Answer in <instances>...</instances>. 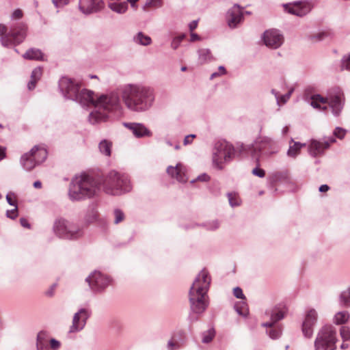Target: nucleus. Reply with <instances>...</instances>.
<instances>
[{"mask_svg":"<svg viewBox=\"0 0 350 350\" xmlns=\"http://www.w3.org/2000/svg\"><path fill=\"white\" fill-rule=\"evenodd\" d=\"M122 101L126 107L137 112L149 109L154 100L153 90L140 84H126L120 89Z\"/></svg>","mask_w":350,"mask_h":350,"instance_id":"obj_1","label":"nucleus"},{"mask_svg":"<svg viewBox=\"0 0 350 350\" xmlns=\"http://www.w3.org/2000/svg\"><path fill=\"white\" fill-rule=\"evenodd\" d=\"M211 284V278L206 269H202L195 278L189 293L191 310L201 314L208 307L207 292Z\"/></svg>","mask_w":350,"mask_h":350,"instance_id":"obj_2","label":"nucleus"},{"mask_svg":"<svg viewBox=\"0 0 350 350\" xmlns=\"http://www.w3.org/2000/svg\"><path fill=\"white\" fill-rule=\"evenodd\" d=\"M90 105L94 107L88 117L89 122L92 124L107 121L109 112L120 111L122 109L120 96L115 92L102 94L96 99L94 98V102Z\"/></svg>","mask_w":350,"mask_h":350,"instance_id":"obj_3","label":"nucleus"},{"mask_svg":"<svg viewBox=\"0 0 350 350\" xmlns=\"http://www.w3.org/2000/svg\"><path fill=\"white\" fill-rule=\"evenodd\" d=\"M100 183L98 178L82 174L75 176L71 181L68 196L72 201H79L91 198L100 191Z\"/></svg>","mask_w":350,"mask_h":350,"instance_id":"obj_4","label":"nucleus"},{"mask_svg":"<svg viewBox=\"0 0 350 350\" xmlns=\"http://www.w3.org/2000/svg\"><path fill=\"white\" fill-rule=\"evenodd\" d=\"M59 89L65 98L74 100L83 107H88L94 102V92L81 89V83L70 78L62 77L59 81Z\"/></svg>","mask_w":350,"mask_h":350,"instance_id":"obj_5","label":"nucleus"},{"mask_svg":"<svg viewBox=\"0 0 350 350\" xmlns=\"http://www.w3.org/2000/svg\"><path fill=\"white\" fill-rule=\"evenodd\" d=\"M100 187L110 195H120L131 190L130 180L126 175L111 170L99 177Z\"/></svg>","mask_w":350,"mask_h":350,"instance_id":"obj_6","label":"nucleus"},{"mask_svg":"<svg viewBox=\"0 0 350 350\" xmlns=\"http://www.w3.org/2000/svg\"><path fill=\"white\" fill-rule=\"evenodd\" d=\"M27 27L23 23H17L9 31L8 27L0 24L1 43L3 46L10 47L21 44L27 35Z\"/></svg>","mask_w":350,"mask_h":350,"instance_id":"obj_7","label":"nucleus"},{"mask_svg":"<svg viewBox=\"0 0 350 350\" xmlns=\"http://www.w3.org/2000/svg\"><path fill=\"white\" fill-rule=\"evenodd\" d=\"M235 156V149L232 144L227 142L215 144L212 156V163L215 168L224 169V165L232 161Z\"/></svg>","mask_w":350,"mask_h":350,"instance_id":"obj_8","label":"nucleus"},{"mask_svg":"<svg viewBox=\"0 0 350 350\" xmlns=\"http://www.w3.org/2000/svg\"><path fill=\"white\" fill-rule=\"evenodd\" d=\"M53 230L57 237L64 239L75 240L83 235V229L78 224L64 218L54 221Z\"/></svg>","mask_w":350,"mask_h":350,"instance_id":"obj_9","label":"nucleus"},{"mask_svg":"<svg viewBox=\"0 0 350 350\" xmlns=\"http://www.w3.org/2000/svg\"><path fill=\"white\" fill-rule=\"evenodd\" d=\"M336 331L332 325H325L319 331L314 341L315 350H335Z\"/></svg>","mask_w":350,"mask_h":350,"instance_id":"obj_10","label":"nucleus"},{"mask_svg":"<svg viewBox=\"0 0 350 350\" xmlns=\"http://www.w3.org/2000/svg\"><path fill=\"white\" fill-rule=\"evenodd\" d=\"M47 151L44 146H34L29 152L21 157V165L26 171L32 170L37 165L44 162L47 157Z\"/></svg>","mask_w":350,"mask_h":350,"instance_id":"obj_11","label":"nucleus"},{"mask_svg":"<svg viewBox=\"0 0 350 350\" xmlns=\"http://www.w3.org/2000/svg\"><path fill=\"white\" fill-rule=\"evenodd\" d=\"M252 157L258 160L261 156H269L277 152L275 142L266 136L259 137L254 143L248 146Z\"/></svg>","mask_w":350,"mask_h":350,"instance_id":"obj_12","label":"nucleus"},{"mask_svg":"<svg viewBox=\"0 0 350 350\" xmlns=\"http://www.w3.org/2000/svg\"><path fill=\"white\" fill-rule=\"evenodd\" d=\"M336 142L334 137H323L322 141L311 139L308 144L309 154L317 157L324 154L325 150L328 149L330 145Z\"/></svg>","mask_w":350,"mask_h":350,"instance_id":"obj_13","label":"nucleus"},{"mask_svg":"<svg viewBox=\"0 0 350 350\" xmlns=\"http://www.w3.org/2000/svg\"><path fill=\"white\" fill-rule=\"evenodd\" d=\"M90 288L94 291H101L111 283L109 277L102 274L99 271H94L86 279Z\"/></svg>","mask_w":350,"mask_h":350,"instance_id":"obj_14","label":"nucleus"},{"mask_svg":"<svg viewBox=\"0 0 350 350\" xmlns=\"http://www.w3.org/2000/svg\"><path fill=\"white\" fill-rule=\"evenodd\" d=\"M326 99H327V103L331 109L332 114L336 117L339 116L345 105L343 93L337 90L333 93H329Z\"/></svg>","mask_w":350,"mask_h":350,"instance_id":"obj_15","label":"nucleus"},{"mask_svg":"<svg viewBox=\"0 0 350 350\" xmlns=\"http://www.w3.org/2000/svg\"><path fill=\"white\" fill-rule=\"evenodd\" d=\"M284 8L290 14L303 17L310 12L313 8V5L308 1H297L284 5Z\"/></svg>","mask_w":350,"mask_h":350,"instance_id":"obj_16","label":"nucleus"},{"mask_svg":"<svg viewBox=\"0 0 350 350\" xmlns=\"http://www.w3.org/2000/svg\"><path fill=\"white\" fill-rule=\"evenodd\" d=\"M91 310L88 308H81L76 312L72 319V325L70 327L69 332L75 333L82 330L88 319L90 317Z\"/></svg>","mask_w":350,"mask_h":350,"instance_id":"obj_17","label":"nucleus"},{"mask_svg":"<svg viewBox=\"0 0 350 350\" xmlns=\"http://www.w3.org/2000/svg\"><path fill=\"white\" fill-rule=\"evenodd\" d=\"M262 39L267 47L273 49L279 48L284 42L283 35L277 29L265 31Z\"/></svg>","mask_w":350,"mask_h":350,"instance_id":"obj_18","label":"nucleus"},{"mask_svg":"<svg viewBox=\"0 0 350 350\" xmlns=\"http://www.w3.org/2000/svg\"><path fill=\"white\" fill-rule=\"evenodd\" d=\"M243 20V8L234 4L227 12L226 21L230 28H236Z\"/></svg>","mask_w":350,"mask_h":350,"instance_id":"obj_19","label":"nucleus"},{"mask_svg":"<svg viewBox=\"0 0 350 350\" xmlns=\"http://www.w3.org/2000/svg\"><path fill=\"white\" fill-rule=\"evenodd\" d=\"M123 124L137 138L150 137L152 136V132L142 123L124 122Z\"/></svg>","mask_w":350,"mask_h":350,"instance_id":"obj_20","label":"nucleus"},{"mask_svg":"<svg viewBox=\"0 0 350 350\" xmlns=\"http://www.w3.org/2000/svg\"><path fill=\"white\" fill-rule=\"evenodd\" d=\"M317 321V312L314 309H310L306 314L302 323V332L306 338H310L313 334V327Z\"/></svg>","mask_w":350,"mask_h":350,"instance_id":"obj_21","label":"nucleus"},{"mask_svg":"<svg viewBox=\"0 0 350 350\" xmlns=\"http://www.w3.org/2000/svg\"><path fill=\"white\" fill-rule=\"evenodd\" d=\"M166 172L172 178H176L180 183H186L187 177L186 175V167L181 163H178L176 166L170 165Z\"/></svg>","mask_w":350,"mask_h":350,"instance_id":"obj_22","label":"nucleus"},{"mask_svg":"<svg viewBox=\"0 0 350 350\" xmlns=\"http://www.w3.org/2000/svg\"><path fill=\"white\" fill-rule=\"evenodd\" d=\"M103 6L102 0H80L79 10L85 14H90L100 10Z\"/></svg>","mask_w":350,"mask_h":350,"instance_id":"obj_23","label":"nucleus"},{"mask_svg":"<svg viewBox=\"0 0 350 350\" xmlns=\"http://www.w3.org/2000/svg\"><path fill=\"white\" fill-rule=\"evenodd\" d=\"M23 57L25 59L44 61V54L41 50L36 48L28 49L23 55Z\"/></svg>","mask_w":350,"mask_h":350,"instance_id":"obj_24","label":"nucleus"},{"mask_svg":"<svg viewBox=\"0 0 350 350\" xmlns=\"http://www.w3.org/2000/svg\"><path fill=\"white\" fill-rule=\"evenodd\" d=\"M286 312L284 307H275L267 313L270 315V319L276 323L280 320L284 319Z\"/></svg>","mask_w":350,"mask_h":350,"instance_id":"obj_25","label":"nucleus"},{"mask_svg":"<svg viewBox=\"0 0 350 350\" xmlns=\"http://www.w3.org/2000/svg\"><path fill=\"white\" fill-rule=\"evenodd\" d=\"M310 105L314 108L318 109H322L323 111L327 110V107L324 106L323 107H321V104H325L327 103L326 97H323L321 96L320 94H314L310 98Z\"/></svg>","mask_w":350,"mask_h":350,"instance_id":"obj_26","label":"nucleus"},{"mask_svg":"<svg viewBox=\"0 0 350 350\" xmlns=\"http://www.w3.org/2000/svg\"><path fill=\"white\" fill-rule=\"evenodd\" d=\"M198 62L200 64L208 63L213 59L211 51L208 49H201L198 51Z\"/></svg>","mask_w":350,"mask_h":350,"instance_id":"obj_27","label":"nucleus"},{"mask_svg":"<svg viewBox=\"0 0 350 350\" xmlns=\"http://www.w3.org/2000/svg\"><path fill=\"white\" fill-rule=\"evenodd\" d=\"M334 36V32L331 29H326L311 36V39L315 41H322Z\"/></svg>","mask_w":350,"mask_h":350,"instance_id":"obj_28","label":"nucleus"},{"mask_svg":"<svg viewBox=\"0 0 350 350\" xmlns=\"http://www.w3.org/2000/svg\"><path fill=\"white\" fill-rule=\"evenodd\" d=\"M98 218V213L95 206L94 204L90 205L85 216V221L88 224H91L97 221Z\"/></svg>","mask_w":350,"mask_h":350,"instance_id":"obj_29","label":"nucleus"},{"mask_svg":"<svg viewBox=\"0 0 350 350\" xmlns=\"http://www.w3.org/2000/svg\"><path fill=\"white\" fill-rule=\"evenodd\" d=\"M133 41L142 46L150 45L152 42V39L150 36L145 35L143 32H138L137 34L134 36Z\"/></svg>","mask_w":350,"mask_h":350,"instance_id":"obj_30","label":"nucleus"},{"mask_svg":"<svg viewBox=\"0 0 350 350\" xmlns=\"http://www.w3.org/2000/svg\"><path fill=\"white\" fill-rule=\"evenodd\" d=\"M291 142H293V145L289 146L287 151V155L290 157L295 158L299 154L300 149L305 146V144H301L300 142H294L293 139H291Z\"/></svg>","mask_w":350,"mask_h":350,"instance_id":"obj_31","label":"nucleus"},{"mask_svg":"<svg viewBox=\"0 0 350 350\" xmlns=\"http://www.w3.org/2000/svg\"><path fill=\"white\" fill-rule=\"evenodd\" d=\"M112 144L111 142L103 139L98 144V148L103 154L109 157L111 152Z\"/></svg>","mask_w":350,"mask_h":350,"instance_id":"obj_32","label":"nucleus"},{"mask_svg":"<svg viewBox=\"0 0 350 350\" xmlns=\"http://www.w3.org/2000/svg\"><path fill=\"white\" fill-rule=\"evenodd\" d=\"M109 7L110 9L117 13L122 14L124 13L127 8L128 4L126 2H121V3H111L109 4Z\"/></svg>","mask_w":350,"mask_h":350,"instance_id":"obj_33","label":"nucleus"},{"mask_svg":"<svg viewBox=\"0 0 350 350\" xmlns=\"http://www.w3.org/2000/svg\"><path fill=\"white\" fill-rule=\"evenodd\" d=\"M45 332H40L37 336L36 348L37 350H49L45 341Z\"/></svg>","mask_w":350,"mask_h":350,"instance_id":"obj_34","label":"nucleus"},{"mask_svg":"<svg viewBox=\"0 0 350 350\" xmlns=\"http://www.w3.org/2000/svg\"><path fill=\"white\" fill-rule=\"evenodd\" d=\"M349 318V312L347 311L338 312L334 317V322L339 325L345 323Z\"/></svg>","mask_w":350,"mask_h":350,"instance_id":"obj_35","label":"nucleus"},{"mask_svg":"<svg viewBox=\"0 0 350 350\" xmlns=\"http://www.w3.org/2000/svg\"><path fill=\"white\" fill-rule=\"evenodd\" d=\"M215 336V331L214 328H210L208 330L202 332V342L203 343H209L212 341Z\"/></svg>","mask_w":350,"mask_h":350,"instance_id":"obj_36","label":"nucleus"},{"mask_svg":"<svg viewBox=\"0 0 350 350\" xmlns=\"http://www.w3.org/2000/svg\"><path fill=\"white\" fill-rule=\"evenodd\" d=\"M340 302L345 307L350 306V288L341 293Z\"/></svg>","mask_w":350,"mask_h":350,"instance_id":"obj_37","label":"nucleus"},{"mask_svg":"<svg viewBox=\"0 0 350 350\" xmlns=\"http://www.w3.org/2000/svg\"><path fill=\"white\" fill-rule=\"evenodd\" d=\"M227 196L229 204L232 207L239 206L241 205V200L237 193H228Z\"/></svg>","mask_w":350,"mask_h":350,"instance_id":"obj_38","label":"nucleus"},{"mask_svg":"<svg viewBox=\"0 0 350 350\" xmlns=\"http://www.w3.org/2000/svg\"><path fill=\"white\" fill-rule=\"evenodd\" d=\"M269 337L272 339H278L282 334V328L279 326H273L269 330L267 331Z\"/></svg>","mask_w":350,"mask_h":350,"instance_id":"obj_39","label":"nucleus"},{"mask_svg":"<svg viewBox=\"0 0 350 350\" xmlns=\"http://www.w3.org/2000/svg\"><path fill=\"white\" fill-rule=\"evenodd\" d=\"M163 5L162 0H146V2L143 7L144 10H146V8H161Z\"/></svg>","mask_w":350,"mask_h":350,"instance_id":"obj_40","label":"nucleus"},{"mask_svg":"<svg viewBox=\"0 0 350 350\" xmlns=\"http://www.w3.org/2000/svg\"><path fill=\"white\" fill-rule=\"evenodd\" d=\"M340 334L344 341H350V327L342 326L340 328Z\"/></svg>","mask_w":350,"mask_h":350,"instance_id":"obj_41","label":"nucleus"},{"mask_svg":"<svg viewBox=\"0 0 350 350\" xmlns=\"http://www.w3.org/2000/svg\"><path fill=\"white\" fill-rule=\"evenodd\" d=\"M340 68L342 70H350V53L345 55L341 60Z\"/></svg>","mask_w":350,"mask_h":350,"instance_id":"obj_42","label":"nucleus"},{"mask_svg":"<svg viewBox=\"0 0 350 350\" xmlns=\"http://www.w3.org/2000/svg\"><path fill=\"white\" fill-rule=\"evenodd\" d=\"M185 34H181L180 36H178L175 38H174V39L172 40V41L171 42V47L174 50L177 49L178 47L180 46L183 40L185 38Z\"/></svg>","mask_w":350,"mask_h":350,"instance_id":"obj_43","label":"nucleus"},{"mask_svg":"<svg viewBox=\"0 0 350 350\" xmlns=\"http://www.w3.org/2000/svg\"><path fill=\"white\" fill-rule=\"evenodd\" d=\"M114 215V223L119 224L122 221H123L124 218V214L120 209H115L113 211Z\"/></svg>","mask_w":350,"mask_h":350,"instance_id":"obj_44","label":"nucleus"},{"mask_svg":"<svg viewBox=\"0 0 350 350\" xmlns=\"http://www.w3.org/2000/svg\"><path fill=\"white\" fill-rule=\"evenodd\" d=\"M203 226L208 230H215L219 228V223L217 220H213L204 224Z\"/></svg>","mask_w":350,"mask_h":350,"instance_id":"obj_45","label":"nucleus"},{"mask_svg":"<svg viewBox=\"0 0 350 350\" xmlns=\"http://www.w3.org/2000/svg\"><path fill=\"white\" fill-rule=\"evenodd\" d=\"M333 133L336 137L342 139L345 137L347 133V131L341 127L338 126L334 129Z\"/></svg>","mask_w":350,"mask_h":350,"instance_id":"obj_46","label":"nucleus"},{"mask_svg":"<svg viewBox=\"0 0 350 350\" xmlns=\"http://www.w3.org/2000/svg\"><path fill=\"white\" fill-rule=\"evenodd\" d=\"M293 92V89L291 88L287 94H284V95H280V99H278V105L285 104L290 98Z\"/></svg>","mask_w":350,"mask_h":350,"instance_id":"obj_47","label":"nucleus"},{"mask_svg":"<svg viewBox=\"0 0 350 350\" xmlns=\"http://www.w3.org/2000/svg\"><path fill=\"white\" fill-rule=\"evenodd\" d=\"M42 76V69L40 67H37L32 70L31 79L38 81Z\"/></svg>","mask_w":350,"mask_h":350,"instance_id":"obj_48","label":"nucleus"},{"mask_svg":"<svg viewBox=\"0 0 350 350\" xmlns=\"http://www.w3.org/2000/svg\"><path fill=\"white\" fill-rule=\"evenodd\" d=\"M14 208L12 210H8L6 212V215L8 217L14 219L18 216V207L17 205L14 206Z\"/></svg>","mask_w":350,"mask_h":350,"instance_id":"obj_49","label":"nucleus"},{"mask_svg":"<svg viewBox=\"0 0 350 350\" xmlns=\"http://www.w3.org/2000/svg\"><path fill=\"white\" fill-rule=\"evenodd\" d=\"M252 174L259 178H263L265 176V172L264 170L258 167L252 170Z\"/></svg>","mask_w":350,"mask_h":350,"instance_id":"obj_50","label":"nucleus"},{"mask_svg":"<svg viewBox=\"0 0 350 350\" xmlns=\"http://www.w3.org/2000/svg\"><path fill=\"white\" fill-rule=\"evenodd\" d=\"M167 347L168 350H176L180 348V345L177 342H174L173 340H170L167 342Z\"/></svg>","mask_w":350,"mask_h":350,"instance_id":"obj_51","label":"nucleus"},{"mask_svg":"<svg viewBox=\"0 0 350 350\" xmlns=\"http://www.w3.org/2000/svg\"><path fill=\"white\" fill-rule=\"evenodd\" d=\"M233 294L234 297L238 299H245V295L243 293V291L239 287H236L233 290Z\"/></svg>","mask_w":350,"mask_h":350,"instance_id":"obj_52","label":"nucleus"},{"mask_svg":"<svg viewBox=\"0 0 350 350\" xmlns=\"http://www.w3.org/2000/svg\"><path fill=\"white\" fill-rule=\"evenodd\" d=\"M23 13L22 10L20 9H16L13 12L11 18L12 19H21L23 17Z\"/></svg>","mask_w":350,"mask_h":350,"instance_id":"obj_53","label":"nucleus"},{"mask_svg":"<svg viewBox=\"0 0 350 350\" xmlns=\"http://www.w3.org/2000/svg\"><path fill=\"white\" fill-rule=\"evenodd\" d=\"M14 194L13 193H10L6 195V200L8 203L11 206L17 205L15 200H14Z\"/></svg>","mask_w":350,"mask_h":350,"instance_id":"obj_54","label":"nucleus"},{"mask_svg":"<svg viewBox=\"0 0 350 350\" xmlns=\"http://www.w3.org/2000/svg\"><path fill=\"white\" fill-rule=\"evenodd\" d=\"M50 345L52 349L57 350L60 347L61 344L59 341L57 340L55 338H52L50 340Z\"/></svg>","mask_w":350,"mask_h":350,"instance_id":"obj_55","label":"nucleus"},{"mask_svg":"<svg viewBox=\"0 0 350 350\" xmlns=\"http://www.w3.org/2000/svg\"><path fill=\"white\" fill-rule=\"evenodd\" d=\"M53 4L56 8L66 5L68 3L69 0H52Z\"/></svg>","mask_w":350,"mask_h":350,"instance_id":"obj_56","label":"nucleus"},{"mask_svg":"<svg viewBox=\"0 0 350 350\" xmlns=\"http://www.w3.org/2000/svg\"><path fill=\"white\" fill-rule=\"evenodd\" d=\"M37 81H36L35 79H31V80L29 81V82L27 84L28 89L29 90H33L36 87V84Z\"/></svg>","mask_w":350,"mask_h":350,"instance_id":"obj_57","label":"nucleus"},{"mask_svg":"<svg viewBox=\"0 0 350 350\" xmlns=\"http://www.w3.org/2000/svg\"><path fill=\"white\" fill-rule=\"evenodd\" d=\"M198 179L200 181L206 182V181L209 180L210 177L206 174H202L198 176Z\"/></svg>","mask_w":350,"mask_h":350,"instance_id":"obj_58","label":"nucleus"},{"mask_svg":"<svg viewBox=\"0 0 350 350\" xmlns=\"http://www.w3.org/2000/svg\"><path fill=\"white\" fill-rule=\"evenodd\" d=\"M20 223H21V226L25 227V228H30V224H29L27 220L26 219H25V218H21L20 219Z\"/></svg>","mask_w":350,"mask_h":350,"instance_id":"obj_59","label":"nucleus"},{"mask_svg":"<svg viewBox=\"0 0 350 350\" xmlns=\"http://www.w3.org/2000/svg\"><path fill=\"white\" fill-rule=\"evenodd\" d=\"M329 189V187L327 185H322L319 187V191L320 192H325Z\"/></svg>","mask_w":350,"mask_h":350,"instance_id":"obj_60","label":"nucleus"},{"mask_svg":"<svg viewBox=\"0 0 350 350\" xmlns=\"http://www.w3.org/2000/svg\"><path fill=\"white\" fill-rule=\"evenodd\" d=\"M275 323L273 321H271V320L270 319V321H269V322L264 323H262V325L263 327H269V328L271 329V327H273L275 325Z\"/></svg>","mask_w":350,"mask_h":350,"instance_id":"obj_61","label":"nucleus"},{"mask_svg":"<svg viewBox=\"0 0 350 350\" xmlns=\"http://www.w3.org/2000/svg\"><path fill=\"white\" fill-rule=\"evenodd\" d=\"M5 157V148L0 147V161Z\"/></svg>","mask_w":350,"mask_h":350,"instance_id":"obj_62","label":"nucleus"},{"mask_svg":"<svg viewBox=\"0 0 350 350\" xmlns=\"http://www.w3.org/2000/svg\"><path fill=\"white\" fill-rule=\"evenodd\" d=\"M271 94H273L274 96L275 97L277 104L278 105V99H280V96L279 92L278 91H276L275 90L272 89Z\"/></svg>","mask_w":350,"mask_h":350,"instance_id":"obj_63","label":"nucleus"},{"mask_svg":"<svg viewBox=\"0 0 350 350\" xmlns=\"http://www.w3.org/2000/svg\"><path fill=\"white\" fill-rule=\"evenodd\" d=\"M197 24H198V21H193L190 24H189V29L191 31H193V29H195L197 27Z\"/></svg>","mask_w":350,"mask_h":350,"instance_id":"obj_64","label":"nucleus"}]
</instances>
